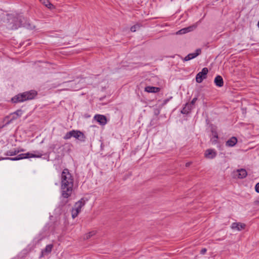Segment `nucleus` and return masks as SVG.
I'll list each match as a JSON object with an SVG mask.
<instances>
[{
    "label": "nucleus",
    "instance_id": "nucleus-12",
    "mask_svg": "<svg viewBox=\"0 0 259 259\" xmlns=\"http://www.w3.org/2000/svg\"><path fill=\"white\" fill-rule=\"evenodd\" d=\"M245 225L241 223H233L232 224L231 228L232 229H236L238 231H241L244 229Z\"/></svg>",
    "mask_w": 259,
    "mask_h": 259
},
{
    "label": "nucleus",
    "instance_id": "nucleus-14",
    "mask_svg": "<svg viewBox=\"0 0 259 259\" xmlns=\"http://www.w3.org/2000/svg\"><path fill=\"white\" fill-rule=\"evenodd\" d=\"M215 84L219 87H222L224 85V80L221 75H217L214 80Z\"/></svg>",
    "mask_w": 259,
    "mask_h": 259
},
{
    "label": "nucleus",
    "instance_id": "nucleus-18",
    "mask_svg": "<svg viewBox=\"0 0 259 259\" xmlns=\"http://www.w3.org/2000/svg\"><path fill=\"white\" fill-rule=\"evenodd\" d=\"M19 153V151H17L16 149H14L13 150L7 151L5 155L6 156H14L16 155Z\"/></svg>",
    "mask_w": 259,
    "mask_h": 259
},
{
    "label": "nucleus",
    "instance_id": "nucleus-16",
    "mask_svg": "<svg viewBox=\"0 0 259 259\" xmlns=\"http://www.w3.org/2000/svg\"><path fill=\"white\" fill-rule=\"evenodd\" d=\"M160 90L159 88L151 86H147L145 88V91L148 93H156L159 92Z\"/></svg>",
    "mask_w": 259,
    "mask_h": 259
},
{
    "label": "nucleus",
    "instance_id": "nucleus-1",
    "mask_svg": "<svg viewBox=\"0 0 259 259\" xmlns=\"http://www.w3.org/2000/svg\"><path fill=\"white\" fill-rule=\"evenodd\" d=\"M74 179L69 170L65 168L61 175V196L64 198L69 197L73 192Z\"/></svg>",
    "mask_w": 259,
    "mask_h": 259
},
{
    "label": "nucleus",
    "instance_id": "nucleus-25",
    "mask_svg": "<svg viewBox=\"0 0 259 259\" xmlns=\"http://www.w3.org/2000/svg\"><path fill=\"white\" fill-rule=\"evenodd\" d=\"M207 251V249L205 248H202L201 250H200V253L202 254H204L206 253Z\"/></svg>",
    "mask_w": 259,
    "mask_h": 259
},
{
    "label": "nucleus",
    "instance_id": "nucleus-15",
    "mask_svg": "<svg viewBox=\"0 0 259 259\" xmlns=\"http://www.w3.org/2000/svg\"><path fill=\"white\" fill-rule=\"evenodd\" d=\"M237 142V139L235 137H232L226 142V145L228 147H233Z\"/></svg>",
    "mask_w": 259,
    "mask_h": 259
},
{
    "label": "nucleus",
    "instance_id": "nucleus-19",
    "mask_svg": "<svg viewBox=\"0 0 259 259\" xmlns=\"http://www.w3.org/2000/svg\"><path fill=\"white\" fill-rule=\"evenodd\" d=\"M53 245L52 244H49L46 246L45 249L42 251V253L46 252L47 253H50L53 248Z\"/></svg>",
    "mask_w": 259,
    "mask_h": 259
},
{
    "label": "nucleus",
    "instance_id": "nucleus-6",
    "mask_svg": "<svg viewBox=\"0 0 259 259\" xmlns=\"http://www.w3.org/2000/svg\"><path fill=\"white\" fill-rule=\"evenodd\" d=\"M23 114V111L21 109H18L13 113L10 114L9 116L5 117V120L6 121V124H9L14 120L21 117Z\"/></svg>",
    "mask_w": 259,
    "mask_h": 259
},
{
    "label": "nucleus",
    "instance_id": "nucleus-27",
    "mask_svg": "<svg viewBox=\"0 0 259 259\" xmlns=\"http://www.w3.org/2000/svg\"><path fill=\"white\" fill-rule=\"evenodd\" d=\"M189 29L188 28H185V29H182V30H180V31H179V32L181 33V32H182V31H184V32H186V31L187 29Z\"/></svg>",
    "mask_w": 259,
    "mask_h": 259
},
{
    "label": "nucleus",
    "instance_id": "nucleus-2",
    "mask_svg": "<svg viewBox=\"0 0 259 259\" xmlns=\"http://www.w3.org/2000/svg\"><path fill=\"white\" fill-rule=\"evenodd\" d=\"M36 94L37 93L33 90L25 92L15 96L12 98L11 101L13 103H14L23 102L27 100L34 99Z\"/></svg>",
    "mask_w": 259,
    "mask_h": 259
},
{
    "label": "nucleus",
    "instance_id": "nucleus-23",
    "mask_svg": "<svg viewBox=\"0 0 259 259\" xmlns=\"http://www.w3.org/2000/svg\"><path fill=\"white\" fill-rule=\"evenodd\" d=\"M171 98H172V97H169V98H167V99H165L164 100H163L162 104H163V105H166V104H167V103L169 101V100H170Z\"/></svg>",
    "mask_w": 259,
    "mask_h": 259
},
{
    "label": "nucleus",
    "instance_id": "nucleus-3",
    "mask_svg": "<svg viewBox=\"0 0 259 259\" xmlns=\"http://www.w3.org/2000/svg\"><path fill=\"white\" fill-rule=\"evenodd\" d=\"M35 154L27 152L26 153H22L17 155L14 157H6L3 158V159H8L12 161H16L23 159L29 158H39L42 155V153L38 151H34Z\"/></svg>",
    "mask_w": 259,
    "mask_h": 259
},
{
    "label": "nucleus",
    "instance_id": "nucleus-7",
    "mask_svg": "<svg viewBox=\"0 0 259 259\" xmlns=\"http://www.w3.org/2000/svg\"><path fill=\"white\" fill-rule=\"evenodd\" d=\"M208 71V69L207 68H203L200 72L197 74L196 76V82L198 83L202 82L203 79L206 78Z\"/></svg>",
    "mask_w": 259,
    "mask_h": 259
},
{
    "label": "nucleus",
    "instance_id": "nucleus-29",
    "mask_svg": "<svg viewBox=\"0 0 259 259\" xmlns=\"http://www.w3.org/2000/svg\"><path fill=\"white\" fill-rule=\"evenodd\" d=\"M213 136H214V138H215L217 139L218 138V136L217 133H215V134Z\"/></svg>",
    "mask_w": 259,
    "mask_h": 259
},
{
    "label": "nucleus",
    "instance_id": "nucleus-26",
    "mask_svg": "<svg viewBox=\"0 0 259 259\" xmlns=\"http://www.w3.org/2000/svg\"><path fill=\"white\" fill-rule=\"evenodd\" d=\"M16 150L19 151V153L21 152H24L25 151V150L24 149L20 148L16 149Z\"/></svg>",
    "mask_w": 259,
    "mask_h": 259
},
{
    "label": "nucleus",
    "instance_id": "nucleus-13",
    "mask_svg": "<svg viewBox=\"0 0 259 259\" xmlns=\"http://www.w3.org/2000/svg\"><path fill=\"white\" fill-rule=\"evenodd\" d=\"M236 173L237 178L239 179H243L245 178L247 175L246 170L242 168L238 169Z\"/></svg>",
    "mask_w": 259,
    "mask_h": 259
},
{
    "label": "nucleus",
    "instance_id": "nucleus-24",
    "mask_svg": "<svg viewBox=\"0 0 259 259\" xmlns=\"http://www.w3.org/2000/svg\"><path fill=\"white\" fill-rule=\"evenodd\" d=\"M255 191L259 193V183H257L255 186Z\"/></svg>",
    "mask_w": 259,
    "mask_h": 259
},
{
    "label": "nucleus",
    "instance_id": "nucleus-17",
    "mask_svg": "<svg viewBox=\"0 0 259 259\" xmlns=\"http://www.w3.org/2000/svg\"><path fill=\"white\" fill-rule=\"evenodd\" d=\"M39 1L41 4L50 9H52L54 8V6L49 2V0H39Z\"/></svg>",
    "mask_w": 259,
    "mask_h": 259
},
{
    "label": "nucleus",
    "instance_id": "nucleus-28",
    "mask_svg": "<svg viewBox=\"0 0 259 259\" xmlns=\"http://www.w3.org/2000/svg\"><path fill=\"white\" fill-rule=\"evenodd\" d=\"M191 162H187L186 163V167H188V166H189L191 165Z\"/></svg>",
    "mask_w": 259,
    "mask_h": 259
},
{
    "label": "nucleus",
    "instance_id": "nucleus-9",
    "mask_svg": "<svg viewBox=\"0 0 259 259\" xmlns=\"http://www.w3.org/2000/svg\"><path fill=\"white\" fill-rule=\"evenodd\" d=\"M98 122L101 125H104L107 123V118L105 116L100 114H96L94 117Z\"/></svg>",
    "mask_w": 259,
    "mask_h": 259
},
{
    "label": "nucleus",
    "instance_id": "nucleus-11",
    "mask_svg": "<svg viewBox=\"0 0 259 259\" xmlns=\"http://www.w3.org/2000/svg\"><path fill=\"white\" fill-rule=\"evenodd\" d=\"M193 106L190 104L189 103L185 104L184 107L181 110V113L183 114H188L193 109Z\"/></svg>",
    "mask_w": 259,
    "mask_h": 259
},
{
    "label": "nucleus",
    "instance_id": "nucleus-20",
    "mask_svg": "<svg viewBox=\"0 0 259 259\" xmlns=\"http://www.w3.org/2000/svg\"><path fill=\"white\" fill-rule=\"evenodd\" d=\"M95 234L94 231L90 232L84 236V239H88Z\"/></svg>",
    "mask_w": 259,
    "mask_h": 259
},
{
    "label": "nucleus",
    "instance_id": "nucleus-10",
    "mask_svg": "<svg viewBox=\"0 0 259 259\" xmlns=\"http://www.w3.org/2000/svg\"><path fill=\"white\" fill-rule=\"evenodd\" d=\"M217 152L215 150L209 149L205 151V156L208 159H213L217 156Z\"/></svg>",
    "mask_w": 259,
    "mask_h": 259
},
{
    "label": "nucleus",
    "instance_id": "nucleus-8",
    "mask_svg": "<svg viewBox=\"0 0 259 259\" xmlns=\"http://www.w3.org/2000/svg\"><path fill=\"white\" fill-rule=\"evenodd\" d=\"M201 50L200 49H197L196 50L194 53H190L188 55H187L184 58V61H188L192 59L196 58L197 56L201 54Z\"/></svg>",
    "mask_w": 259,
    "mask_h": 259
},
{
    "label": "nucleus",
    "instance_id": "nucleus-5",
    "mask_svg": "<svg viewBox=\"0 0 259 259\" xmlns=\"http://www.w3.org/2000/svg\"><path fill=\"white\" fill-rule=\"evenodd\" d=\"M85 200L84 198H81L78 201L75 203L74 207L71 210L72 217L73 219L75 218L80 212L82 207L85 204Z\"/></svg>",
    "mask_w": 259,
    "mask_h": 259
},
{
    "label": "nucleus",
    "instance_id": "nucleus-21",
    "mask_svg": "<svg viewBox=\"0 0 259 259\" xmlns=\"http://www.w3.org/2000/svg\"><path fill=\"white\" fill-rule=\"evenodd\" d=\"M140 27V26L139 24H137L136 25H134L133 26H132L131 27V31L132 32H135L136 31V30L139 29V28Z\"/></svg>",
    "mask_w": 259,
    "mask_h": 259
},
{
    "label": "nucleus",
    "instance_id": "nucleus-4",
    "mask_svg": "<svg viewBox=\"0 0 259 259\" xmlns=\"http://www.w3.org/2000/svg\"><path fill=\"white\" fill-rule=\"evenodd\" d=\"M71 137L74 138L81 142H84L85 141L86 137L84 134L78 130H72L67 132L63 137L65 140L70 139Z\"/></svg>",
    "mask_w": 259,
    "mask_h": 259
},
{
    "label": "nucleus",
    "instance_id": "nucleus-22",
    "mask_svg": "<svg viewBox=\"0 0 259 259\" xmlns=\"http://www.w3.org/2000/svg\"><path fill=\"white\" fill-rule=\"evenodd\" d=\"M197 100V98L195 97L192 99V100L189 104H191V105H192L193 106H194V105L195 104V103Z\"/></svg>",
    "mask_w": 259,
    "mask_h": 259
}]
</instances>
